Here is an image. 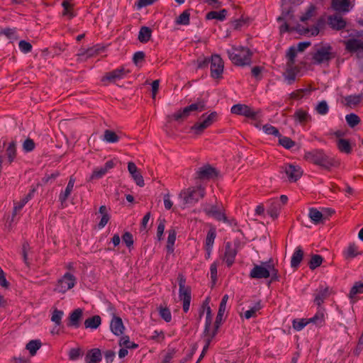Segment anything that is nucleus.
Returning <instances> with one entry per match:
<instances>
[{"label":"nucleus","instance_id":"9d476101","mask_svg":"<svg viewBox=\"0 0 363 363\" xmlns=\"http://www.w3.org/2000/svg\"><path fill=\"white\" fill-rule=\"evenodd\" d=\"M76 283V277L73 274L67 272L57 281L55 291L58 293L65 294L68 290L72 289Z\"/></svg>","mask_w":363,"mask_h":363},{"label":"nucleus","instance_id":"bf43d9fd","mask_svg":"<svg viewBox=\"0 0 363 363\" xmlns=\"http://www.w3.org/2000/svg\"><path fill=\"white\" fill-rule=\"evenodd\" d=\"M84 354L83 350L79 348H72L69 352V359L72 361L78 359L80 357Z\"/></svg>","mask_w":363,"mask_h":363},{"label":"nucleus","instance_id":"338daca9","mask_svg":"<svg viewBox=\"0 0 363 363\" xmlns=\"http://www.w3.org/2000/svg\"><path fill=\"white\" fill-rule=\"evenodd\" d=\"M315 7L313 5H311L307 9L306 12L301 17V21L304 22L309 20L312 16L315 15Z\"/></svg>","mask_w":363,"mask_h":363},{"label":"nucleus","instance_id":"5701e85b","mask_svg":"<svg viewBox=\"0 0 363 363\" xmlns=\"http://www.w3.org/2000/svg\"><path fill=\"white\" fill-rule=\"evenodd\" d=\"M75 183V178L74 176H71L69 179L68 184L64 191H62L59 195V201L61 202L62 208H64V203L66 202L72 191H73L74 185Z\"/></svg>","mask_w":363,"mask_h":363},{"label":"nucleus","instance_id":"ddd939ff","mask_svg":"<svg viewBox=\"0 0 363 363\" xmlns=\"http://www.w3.org/2000/svg\"><path fill=\"white\" fill-rule=\"evenodd\" d=\"M218 171L211 165L207 164L199 167L195 174V179L199 180H210L218 177Z\"/></svg>","mask_w":363,"mask_h":363},{"label":"nucleus","instance_id":"f704fd0d","mask_svg":"<svg viewBox=\"0 0 363 363\" xmlns=\"http://www.w3.org/2000/svg\"><path fill=\"white\" fill-rule=\"evenodd\" d=\"M84 324L86 328L96 329L101 324V318L96 315L86 319Z\"/></svg>","mask_w":363,"mask_h":363},{"label":"nucleus","instance_id":"a878e982","mask_svg":"<svg viewBox=\"0 0 363 363\" xmlns=\"http://www.w3.org/2000/svg\"><path fill=\"white\" fill-rule=\"evenodd\" d=\"M332 8L340 12H348L352 7L350 0H332Z\"/></svg>","mask_w":363,"mask_h":363},{"label":"nucleus","instance_id":"603ef678","mask_svg":"<svg viewBox=\"0 0 363 363\" xmlns=\"http://www.w3.org/2000/svg\"><path fill=\"white\" fill-rule=\"evenodd\" d=\"M262 308V306L260 302H257L255 305L252 307L250 309L246 311L244 313V316L246 319H250L252 317L257 316V312L259 311Z\"/></svg>","mask_w":363,"mask_h":363},{"label":"nucleus","instance_id":"423d86ee","mask_svg":"<svg viewBox=\"0 0 363 363\" xmlns=\"http://www.w3.org/2000/svg\"><path fill=\"white\" fill-rule=\"evenodd\" d=\"M179 284V298L182 302V309L184 313L189 311L190 303L191 301V286L186 284V279L182 274H179L178 277Z\"/></svg>","mask_w":363,"mask_h":363},{"label":"nucleus","instance_id":"5fc2aeb1","mask_svg":"<svg viewBox=\"0 0 363 363\" xmlns=\"http://www.w3.org/2000/svg\"><path fill=\"white\" fill-rule=\"evenodd\" d=\"M64 315L62 311L55 308L52 311L51 320L55 323L56 325H60L62 323V318Z\"/></svg>","mask_w":363,"mask_h":363},{"label":"nucleus","instance_id":"864d4df0","mask_svg":"<svg viewBox=\"0 0 363 363\" xmlns=\"http://www.w3.org/2000/svg\"><path fill=\"white\" fill-rule=\"evenodd\" d=\"M309 323L308 318H301L294 320L292 325L294 330L300 331Z\"/></svg>","mask_w":363,"mask_h":363},{"label":"nucleus","instance_id":"f03ea898","mask_svg":"<svg viewBox=\"0 0 363 363\" xmlns=\"http://www.w3.org/2000/svg\"><path fill=\"white\" fill-rule=\"evenodd\" d=\"M296 56L297 50L294 47H290L286 54V67L283 73L284 79L290 85L296 80V77L301 70V67L295 63Z\"/></svg>","mask_w":363,"mask_h":363},{"label":"nucleus","instance_id":"20e7f679","mask_svg":"<svg viewBox=\"0 0 363 363\" xmlns=\"http://www.w3.org/2000/svg\"><path fill=\"white\" fill-rule=\"evenodd\" d=\"M228 57L237 66L249 65L251 63L252 53L250 49L244 47H233L228 50Z\"/></svg>","mask_w":363,"mask_h":363},{"label":"nucleus","instance_id":"680f3d73","mask_svg":"<svg viewBox=\"0 0 363 363\" xmlns=\"http://www.w3.org/2000/svg\"><path fill=\"white\" fill-rule=\"evenodd\" d=\"M213 339V338L210 336L204 337L205 345L203 347L202 352H201L196 363H199L201 361V359L204 357V356L206 355V354L209 348V346H210L211 342H212Z\"/></svg>","mask_w":363,"mask_h":363},{"label":"nucleus","instance_id":"052dcab7","mask_svg":"<svg viewBox=\"0 0 363 363\" xmlns=\"http://www.w3.org/2000/svg\"><path fill=\"white\" fill-rule=\"evenodd\" d=\"M262 129L266 134L272 135L277 137L281 136L279 130L270 124H266L263 125Z\"/></svg>","mask_w":363,"mask_h":363},{"label":"nucleus","instance_id":"58836bf2","mask_svg":"<svg viewBox=\"0 0 363 363\" xmlns=\"http://www.w3.org/2000/svg\"><path fill=\"white\" fill-rule=\"evenodd\" d=\"M227 11L222 9L219 11H212L206 14V18L208 20L216 19L223 21L225 19Z\"/></svg>","mask_w":363,"mask_h":363},{"label":"nucleus","instance_id":"1a4fd4ad","mask_svg":"<svg viewBox=\"0 0 363 363\" xmlns=\"http://www.w3.org/2000/svg\"><path fill=\"white\" fill-rule=\"evenodd\" d=\"M206 109V104L203 101H199L194 104H191V105L186 106L183 109H180L178 111L175 112L172 117L177 121H184L186 119L190 113L192 111H202Z\"/></svg>","mask_w":363,"mask_h":363},{"label":"nucleus","instance_id":"2eb2a0df","mask_svg":"<svg viewBox=\"0 0 363 363\" xmlns=\"http://www.w3.org/2000/svg\"><path fill=\"white\" fill-rule=\"evenodd\" d=\"M204 212L208 216L214 218L218 221H223V223H228V218H227L225 209L222 205L211 206L209 208H204Z\"/></svg>","mask_w":363,"mask_h":363},{"label":"nucleus","instance_id":"c85d7f7f","mask_svg":"<svg viewBox=\"0 0 363 363\" xmlns=\"http://www.w3.org/2000/svg\"><path fill=\"white\" fill-rule=\"evenodd\" d=\"M177 232L174 228H172L168 230V237L167 241V253L171 254L174 250V243L176 241Z\"/></svg>","mask_w":363,"mask_h":363},{"label":"nucleus","instance_id":"4d7b16f0","mask_svg":"<svg viewBox=\"0 0 363 363\" xmlns=\"http://www.w3.org/2000/svg\"><path fill=\"white\" fill-rule=\"evenodd\" d=\"M363 293V283L362 282H356L354 286L351 288L349 294V296L350 298H353L358 294Z\"/></svg>","mask_w":363,"mask_h":363},{"label":"nucleus","instance_id":"f3484780","mask_svg":"<svg viewBox=\"0 0 363 363\" xmlns=\"http://www.w3.org/2000/svg\"><path fill=\"white\" fill-rule=\"evenodd\" d=\"M283 168L289 180L291 182H296L301 177L303 174V171L301 168L298 165L286 164L284 166Z\"/></svg>","mask_w":363,"mask_h":363},{"label":"nucleus","instance_id":"c756f323","mask_svg":"<svg viewBox=\"0 0 363 363\" xmlns=\"http://www.w3.org/2000/svg\"><path fill=\"white\" fill-rule=\"evenodd\" d=\"M294 118L296 121H297L301 125H306V123L311 120V116L306 111H304L301 108L298 109L295 111L294 114Z\"/></svg>","mask_w":363,"mask_h":363},{"label":"nucleus","instance_id":"4be33fe9","mask_svg":"<svg viewBox=\"0 0 363 363\" xmlns=\"http://www.w3.org/2000/svg\"><path fill=\"white\" fill-rule=\"evenodd\" d=\"M328 24L334 30H340L345 28L346 21L339 15L330 16Z\"/></svg>","mask_w":363,"mask_h":363},{"label":"nucleus","instance_id":"6ab92c4d","mask_svg":"<svg viewBox=\"0 0 363 363\" xmlns=\"http://www.w3.org/2000/svg\"><path fill=\"white\" fill-rule=\"evenodd\" d=\"M83 315V311L81 308H77L69 313L67 325L77 328L79 327L80 321Z\"/></svg>","mask_w":363,"mask_h":363},{"label":"nucleus","instance_id":"37998d69","mask_svg":"<svg viewBox=\"0 0 363 363\" xmlns=\"http://www.w3.org/2000/svg\"><path fill=\"white\" fill-rule=\"evenodd\" d=\"M224 313H225L218 311V313H217V315L216 318V320H215V323L213 325V328L211 331V333H209L208 336H210L213 338H214L216 337V335H217V333L218 332V329L221 325Z\"/></svg>","mask_w":363,"mask_h":363},{"label":"nucleus","instance_id":"f8f14e48","mask_svg":"<svg viewBox=\"0 0 363 363\" xmlns=\"http://www.w3.org/2000/svg\"><path fill=\"white\" fill-rule=\"evenodd\" d=\"M211 77L215 79L223 77L224 62L218 55H213L210 62Z\"/></svg>","mask_w":363,"mask_h":363},{"label":"nucleus","instance_id":"49530a36","mask_svg":"<svg viewBox=\"0 0 363 363\" xmlns=\"http://www.w3.org/2000/svg\"><path fill=\"white\" fill-rule=\"evenodd\" d=\"M119 136L113 130H106L104 133V140L107 143H114L119 141Z\"/></svg>","mask_w":363,"mask_h":363},{"label":"nucleus","instance_id":"e433bc0d","mask_svg":"<svg viewBox=\"0 0 363 363\" xmlns=\"http://www.w3.org/2000/svg\"><path fill=\"white\" fill-rule=\"evenodd\" d=\"M216 238V228L211 227L206 235V238L204 242L203 247L213 248L215 239Z\"/></svg>","mask_w":363,"mask_h":363},{"label":"nucleus","instance_id":"6e6d98bb","mask_svg":"<svg viewBox=\"0 0 363 363\" xmlns=\"http://www.w3.org/2000/svg\"><path fill=\"white\" fill-rule=\"evenodd\" d=\"M350 127L354 128L360 123V118L355 113L347 114L345 117Z\"/></svg>","mask_w":363,"mask_h":363},{"label":"nucleus","instance_id":"393cba45","mask_svg":"<svg viewBox=\"0 0 363 363\" xmlns=\"http://www.w3.org/2000/svg\"><path fill=\"white\" fill-rule=\"evenodd\" d=\"M101 350L98 348H94L87 351L84 361L86 363H99L101 361Z\"/></svg>","mask_w":363,"mask_h":363},{"label":"nucleus","instance_id":"c9c22d12","mask_svg":"<svg viewBox=\"0 0 363 363\" xmlns=\"http://www.w3.org/2000/svg\"><path fill=\"white\" fill-rule=\"evenodd\" d=\"M281 208V206L279 200L275 199L272 201L270 206L267 209V213L272 218L275 219L278 217Z\"/></svg>","mask_w":363,"mask_h":363},{"label":"nucleus","instance_id":"f257e3e1","mask_svg":"<svg viewBox=\"0 0 363 363\" xmlns=\"http://www.w3.org/2000/svg\"><path fill=\"white\" fill-rule=\"evenodd\" d=\"M303 159L307 162L328 171H330L333 167L338 164L336 160L328 155L323 149H313L306 151L303 155Z\"/></svg>","mask_w":363,"mask_h":363},{"label":"nucleus","instance_id":"ea45409f","mask_svg":"<svg viewBox=\"0 0 363 363\" xmlns=\"http://www.w3.org/2000/svg\"><path fill=\"white\" fill-rule=\"evenodd\" d=\"M152 30L149 27L143 26L138 34V40L140 43H147L150 40Z\"/></svg>","mask_w":363,"mask_h":363},{"label":"nucleus","instance_id":"7ed1b4c3","mask_svg":"<svg viewBox=\"0 0 363 363\" xmlns=\"http://www.w3.org/2000/svg\"><path fill=\"white\" fill-rule=\"evenodd\" d=\"M250 277L258 279L270 277V283L279 281V271L270 261L261 265L255 264L250 271Z\"/></svg>","mask_w":363,"mask_h":363},{"label":"nucleus","instance_id":"2f4dec72","mask_svg":"<svg viewBox=\"0 0 363 363\" xmlns=\"http://www.w3.org/2000/svg\"><path fill=\"white\" fill-rule=\"evenodd\" d=\"M62 6L63 7V16H67L68 19L70 20L77 16V13L74 11V4H71L69 1H63Z\"/></svg>","mask_w":363,"mask_h":363},{"label":"nucleus","instance_id":"aec40b11","mask_svg":"<svg viewBox=\"0 0 363 363\" xmlns=\"http://www.w3.org/2000/svg\"><path fill=\"white\" fill-rule=\"evenodd\" d=\"M128 169L137 185L139 186H143L145 185L143 177L135 164L133 162H129L128 163Z\"/></svg>","mask_w":363,"mask_h":363},{"label":"nucleus","instance_id":"9b49d317","mask_svg":"<svg viewBox=\"0 0 363 363\" xmlns=\"http://www.w3.org/2000/svg\"><path fill=\"white\" fill-rule=\"evenodd\" d=\"M230 111L235 115L244 116L252 121H257L260 111H254L251 107L245 104H235L231 107Z\"/></svg>","mask_w":363,"mask_h":363},{"label":"nucleus","instance_id":"4c0bfd02","mask_svg":"<svg viewBox=\"0 0 363 363\" xmlns=\"http://www.w3.org/2000/svg\"><path fill=\"white\" fill-rule=\"evenodd\" d=\"M337 147L340 152L346 154L351 153L352 150L350 141L346 139H339L337 142Z\"/></svg>","mask_w":363,"mask_h":363},{"label":"nucleus","instance_id":"dca6fc26","mask_svg":"<svg viewBox=\"0 0 363 363\" xmlns=\"http://www.w3.org/2000/svg\"><path fill=\"white\" fill-rule=\"evenodd\" d=\"M129 73L130 71L125 69L124 67H120L111 72H106L102 77L101 81L103 82H105L106 81L108 82H115L116 80L124 78Z\"/></svg>","mask_w":363,"mask_h":363},{"label":"nucleus","instance_id":"a18cd8bd","mask_svg":"<svg viewBox=\"0 0 363 363\" xmlns=\"http://www.w3.org/2000/svg\"><path fill=\"white\" fill-rule=\"evenodd\" d=\"M118 344L120 347L127 349H136L138 347V344L130 341V338L128 335L122 336Z\"/></svg>","mask_w":363,"mask_h":363},{"label":"nucleus","instance_id":"de8ad7c7","mask_svg":"<svg viewBox=\"0 0 363 363\" xmlns=\"http://www.w3.org/2000/svg\"><path fill=\"white\" fill-rule=\"evenodd\" d=\"M160 316L167 323L172 320V313L169 308L167 306H160L158 308Z\"/></svg>","mask_w":363,"mask_h":363},{"label":"nucleus","instance_id":"a19ab883","mask_svg":"<svg viewBox=\"0 0 363 363\" xmlns=\"http://www.w3.org/2000/svg\"><path fill=\"white\" fill-rule=\"evenodd\" d=\"M308 216L314 224H318L322 222L323 215L318 209L311 208L309 209Z\"/></svg>","mask_w":363,"mask_h":363},{"label":"nucleus","instance_id":"09e8293b","mask_svg":"<svg viewBox=\"0 0 363 363\" xmlns=\"http://www.w3.org/2000/svg\"><path fill=\"white\" fill-rule=\"evenodd\" d=\"M211 321H212V318H211V308H210V307H208L207 311H206L205 328H204V331H203L204 337H208L209 333H211V331H212V330H211Z\"/></svg>","mask_w":363,"mask_h":363},{"label":"nucleus","instance_id":"cd10ccee","mask_svg":"<svg viewBox=\"0 0 363 363\" xmlns=\"http://www.w3.org/2000/svg\"><path fill=\"white\" fill-rule=\"evenodd\" d=\"M303 257V251L301 247L298 246L296 248L291 259V266L293 268L297 269Z\"/></svg>","mask_w":363,"mask_h":363},{"label":"nucleus","instance_id":"8fccbe9b","mask_svg":"<svg viewBox=\"0 0 363 363\" xmlns=\"http://www.w3.org/2000/svg\"><path fill=\"white\" fill-rule=\"evenodd\" d=\"M176 23L178 25H189L190 23V13L189 11H184L177 18Z\"/></svg>","mask_w":363,"mask_h":363},{"label":"nucleus","instance_id":"c03bdc74","mask_svg":"<svg viewBox=\"0 0 363 363\" xmlns=\"http://www.w3.org/2000/svg\"><path fill=\"white\" fill-rule=\"evenodd\" d=\"M42 344L38 340H30L27 343L26 348L29 351L30 356L35 355L37 351L40 348Z\"/></svg>","mask_w":363,"mask_h":363},{"label":"nucleus","instance_id":"b1692460","mask_svg":"<svg viewBox=\"0 0 363 363\" xmlns=\"http://www.w3.org/2000/svg\"><path fill=\"white\" fill-rule=\"evenodd\" d=\"M110 328L112 333L118 336L122 335L125 330L122 319L116 315L113 316L111 321Z\"/></svg>","mask_w":363,"mask_h":363},{"label":"nucleus","instance_id":"bb28decb","mask_svg":"<svg viewBox=\"0 0 363 363\" xmlns=\"http://www.w3.org/2000/svg\"><path fill=\"white\" fill-rule=\"evenodd\" d=\"M325 308L318 307L316 313L311 318H308L310 323L322 327L325 325Z\"/></svg>","mask_w":363,"mask_h":363},{"label":"nucleus","instance_id":"0eeeda50","mask_svg":"<svg viewBox=\"0 0 363 363\" xmlns=\"http://www.w3.org/2000/svg\"><path fill=\"white\" fill-rule=\"evenodd\" d=\"M332 50L333 48L330 45H316L312 54L313 63L317 65L328 63L335 57Z\"/></svg>","mask_w":363,"mask_h":363},{"label":"nucleus","instance_id":"6e6552de","mask_svg":"<svg viewBox=\"0 0 363 363\" xmlns=\"http://www.w3.org/2000/svg\"><path fill=\"white\" fill-rule=\"evenodd\" d=\"M218 118V115L216 111H213L208 115L203 113L201 117V119L202 118L203 121L196 122L193 126H191V130L194 133V135H200L206 128L217 121Z\"/></svg>","mask_w":363,"mask_h":363},{"label":"nucleus","instance_id":"7c9ffc66","mask_svg":"<svg viewBox=\"0 0 363 363\" xmlns=\"http://www.w3.org/2000/svg\"><path fill=\"white\" fill-rule=\"evenodd\" d=\"M99 213L100 214H101L102 217L98 224V228L99 229H102L108 223V221L110 220L111 216L108 213V209L106 206H101L99 207Z\"/></svg>","mask_w":363,"mask_h":363},{"label":"nucleus","instance_id":"4468645a","mask_svg":"<svg viewBox=\"0 0 363 363\" xmlns=\"http://www.w3.org/2000/svg\"><path fill=\"white\" fill-rule=\"evenodd\" d=\"M237 254L236 248L233 247L230 242H228L225 245L224 252L220 255V257L226 264L228 267H230L235 262Z\"/></svg>","mask_w":363,"mask_h":363},{"label":"nucleus","instance_id":"412c9836","mask_svg":"<svg viewBox=\"0 0 363 363\" xmlns=\"http://www.w3.org/2000/svg\"><path fill=\"white\" fill-rule=\"evenodd\" d=\"M345 49L350 52L363 51V41L357 38H350L344 42Z\"/></svg>","mask_w":363,"mask_h":363},{"label":"nucleus","instance_id":"79ce46f5","mask_svg":"<svg viewBox=\"0 0 363 363\" xmlns=\"http://www.w3.org/2000/svg\"><path fill=\"white\" fill-rule=\"evenodd\" d=\"M6 155L9 164H11L16 157V143L12 141L6 148Z\"/></svg>","mask_w":363,"mask_h":363},{"label":"nucleus","instance_id":"39448f33","mask_svg":"<svg viewBox=\"0 0 363 363\" xmlns=\"http://www.w3.org/2000/svg\"><path fill=\"white\" fill-rule=\"evenodd\" d=\"M206 195V189L201 185L190 186L181 191L179 197L183 200V204H194L202 199Z\"/></svg>","mask_w":363,"mask_h":363},{"label":"nucleus","instance_id":"a211bd4d","mask_svg":"<svg viewBox=\"0 0 363 363\" xmlns=\"http://www.w3.org/2000/svg\"><path fill=\"white\" fill-rule=\"evenodd\" d=\"M330 294V289L326 285H320L314 291V303L318 306L324 303L325 300L329 297Z\"/></svg>","mask_w":363,"mask_h":363},{"label":"nucleus","instance_id":"69168bd1","mask_svg":"<svg viewBox=\"0 0 363 363\" xmlns=\"http://www.w3.org/2000/svg\"><path fill=\"white\" fill-rule=\"evenodd\" d=\"M107 172H106V169H104V167H97L94 169L91 175V179H99L101 177H103Z\"/></svg>","mask_w":363,"mask_h":363},{"label":"nucleus","instance_id":"0e129e2a","mask_svg":"<svg viewBox=\"0 0 363 363\" xmlns=\"http://www.w3.org/2000/svg\"><path fill=\"white\" fill-rule=\"evenodd\" d=\"M315 111L320 115H326L329 111L327 102L325 101L319 102L315 107Z\"/></svg>","mask_w":363,"mask_h":363},{"label":"nucleus","instance_id":"473e14b6","mask_svg":"<svg viewBox=\"0 0 363 363\" xmlns=\"http://www.w3.org/2000/svg\"><path fill=\"white\" fill-rule=\"evenodd\" d=\"M358 247L354 243H350L343 251V256L346 259H351L359 255Z\"/></svg>","mask_w":363,"mask_h":363},{"label":"nucleus","instance_id":"e2e57ef3","mask_svg":"<svg viewBox=\"0 0 363 363\" xmlns=\"http://www.w3.org/2000/svg\"><path fill=\"white\" fill-rule=\"evenodd\" d=\"M279 143L286 149H291L295 145V142L288 137H279Z\"/></svg>","mask_w":363,"mask_h":363},{"label":"nucleus","instance_id":"774afa93","mask_svg":"<svg viewBox=\"0 0 363 363\" xmlns=\"http://www.w3.org/2000/svg\"><path fill=\"white\" fill-rule=\"evenodd\" d=\"M345 101L348 106H356L360 103L361 98L359 96L350 95L345 97Z\"/></svg>","mask_w":363,"mask_h":363},{"label":"nucleus","instance_id":"72a5a7b5","mask_svg":"<svg viewBox=\"0 0 363 363\" xmlns=\"http://www.w3.org/2000/svg\"><path fill=\"white\" fill-rule=\"evenodd\" d=\"M314 89H315L312 88L311 84H310L308 88L296 89L290 94L289 99L292 100L301 99L306 94L311 93Z\"/></svg>","mask_w":363,"mask_h":363},{"label":"nucleus","instance_id":"13d9d810","mask_svg":"<svg viewBox=\"0 0 363 363\" xmlns=\"http://www.w3.org/2000/svg\"><path fill=\"white\" fill-rule=\"evenodd\" d=\"M166 220L164 218L158 220V225L157 228V238L159 241L163 240V234L165 229Z\"/></svg>","mask_w":363,"mask_h":363},{"label":"nucleus","instance_id":"3c124183","mask_svg":"<svg viewBox=\"0 0 363 363\" xmlns=\"http://www.w3.org/2000/svg\"><path fill=\"white\" fill-rule=\"evenodd\" d=\"M323 257L320 255H313L308 263L309 268L312 270L320 266L323 262Z\"/></svg>","mask_w":363,"mask_h":363}]
</instances>
